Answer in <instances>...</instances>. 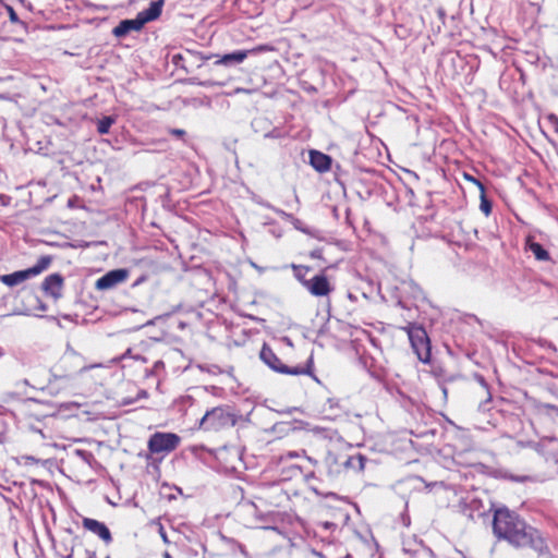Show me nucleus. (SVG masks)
I'll return each instance as SVG.
<instances>
[{
    "label": "nucleus",
    "mask_w": 558,
    "mask_h": 558,
    "mask_svg": "<svg viewBox=\"0 0 558 558\" xmlns=\"http://www.w3.org/2000/svg\"><path fill=\"white\" fill-rule=\"evenodd\" d=\"M260 360L272 371L280 373V374H287V375H305L312 374V366H313V359L310 357L307 361L306 366H287L284 365L280 359L275 354V352L271 350L269 345L266 343L263 345L260 353H259Z\"/></svg>",
    "instance_id": "obj_5"
},
{
    "label": "nucleus",
    "mask_w": 558,
    "mask_h": 558,
    "mask_svg": "<svg viewBox=\"0 0 558 558\" xmlns=\"http://www.w3.org/2000/svg\"><path fill=\"white\" fill-rule=\"evenodd\" d=\"M126 355H131V350L130 349L124 353L123 356L125 357Z\"/></svg>",
    "instance_id": "obj_41"
},
{
    "label": "nucleus",
    "mask_w": 558,
    "mask_h": 558,
    "mask_svg": "<svg viewBox=\"0 0 558 558\" xmlns=\"http://www.w3.org/2000/svg\"><path fill=\"white\" fill-rule=\"evenodd\" d=\"M288 456L292 458V457H296V453H294V452H289V453H288Z\"/></svg>",
    "instance_id": "obj_42"
},
{
    "label": "nucleus",
    "mask_w": 558,
    "mask_h": 558,
    "mask_svg": "<svg viewBox=\"0 0 558 558\" xmlns=\"http://www.w3.org/2000/svg\"><path fill=\"white\" fill-rule=\"evenodd\" d=\"M82 524L85 530L99 536L106 544L112 542L111 532L105 523L95 519L84 518Z\"/></svg>",
    "instance_id": "obj_11"
},
{
    "label": "nucleus",
    "mask_w": 558,
    "mask_h": 558,
    "mask_svg": "<svg viewBox=\"0 0 558 558\" xmlns=\"http://www.w3.org/2000/svg\"><path fill=\"white\" fill-rule=\"evenodd\" d=\"M365 457L362 454H355V456H347L344 457V460L340 462V464L344 469H353L357 472H361L365 468Z\"/></svg>",
    "instance_id": "obj_15"
},
{
    "label": "nucleus",
    "mask_w": 558,
    "mask_h": 558,
    "mask_svg": "<svg viewBox=\"0 0 558 558\" xmlns=\"http://www.w3.org/2000/svg\"><path fill=\"white\" fill-rule=\"evenodd\" d=\"M299 230H301V231H302V232H304V233H308L307 229L299 228Z\"/></svg>",
    "instance_id": "obj_40"
},
{
    "label": "nucleus",
    "mask_w": 558,
    "mask_h": 558,
    "mask_svg": "<svg viewBox=\"0 0 558 558\" xmlns=\"http://www.w3.org/2000/svg\"><path fill=\"white\" fill-rule=\"evenodd\" d=\"M163 7V0L153 1L149 4V8L143 10L138 13L140 17H142L143 22L146 24L148 22L155 21L161 14Z\"/></svg>",
    "instance_id": "obj_14"
},
{
    "label": "nucleus",
    "mask_w": 558,
    "mask_h": 558,
    "mask_svg": "<svg viewBox=\"0 0 558 558\" xmlns=\"http://www.w3.org/2000/svg\"><path fill=\"white\" fill-rule=\"evenodd\" d=\"M180 442V436L174 433L156 432L153 435H150L148 439V452L144 454L141 453L140 456L145 458L146 461H149L153 459L154 454H168L172 452L178 448Z\"/></svg>",
    "instance_id": "obj_4"
},
{
    "label": "nucleus",
    "mask_w": 558,
    "mask_h": 558,
    "mask_svg": "<svg viewBox=\"0 0 558 558\" xmlns=\"http://www.w3.org/2000/svg\"><path fill=\"white\" fill-rule=\"evenodd\" d=\"M265 136L266 137H270V136H274V135L271 133H267Z\"/></svg>",
    "instance_id": "obj_43"
},
{
    "label": "nucleus",
    "mask_w": 558,
    "mask_h": 558,
    "mask_svg": "<svg viewBox=\"0 0 558 558\" xmlns=\"http://www.w3.org/2000/svg\"><path fill=\"white\" fill-rule=\"evenodd\" d=\"M310 163L318 172H326L331 167V158L324 153L312 150L310 153Z\"/></svg>",
    "instance_id": "obj_13"
},
{
    "label": "nucleus",
    "mask_w": 558,
    "mask_h": 558,
    "mask_svg": "<svg viewBox=\"0 0 558 558\" xmlns=\"http://www.w3.org/2000/svg\"><path fill=\"white\" fill-rule=\"evenodd\" d=\"M63 283L64 279L60 274H51L45 278L41 288L46 295L58 300L62 295Z\"/></svg>",
    "instance_id": "obj_10"
},
{
    "label": "nucleus",
    "mask_w": 558,
    "mask_h": 558,
    "mask_svg": "<svg viewBox=\"0 0 558 558\" xmlns=\"http://www.w3.org/2000/svg\"><path fill=\"white\" fill-rule=\"evenodd\" d=\"M106 558H110L109 556H107Z\"/></svg>",
    "instance_id": "obj_44"
},
{
    "label": "nucleus",
    "mask_w": 558,
    "mask_h": 558,
    "mask_svg": "<svg viewBox=\"0 0 558 558\" xmlns=\"http://www.w3.org/2000/svg\"><path fill=\"white\" fill-rule=\"evenodd\" d=\"M271 48H269L266 45L257 46L253 49L248 50H235L229 53H225L222 56L216 54L215 57L217 60L215 61L216 65H223V66H233L236 64L242 63L248 56L256 54L259 52L268 51ZM213 56L208 57H202L204 60L210 59Z\"/></svg>",
    "instance_id": "obj_7"
},
{
    "label": "nucleus",
    "mask_w": 558,
    "mask_h": 558,
    "mask_svg": "<svg viewBox=\"0 0 558 558\" xmlns=\"http://www.w3.org/2000/svg\"><path fill=\"white\" fill-rule=\"evenodd\" d=\"M178 59H181L180 54L173 56V62L178 64Z\"/></svg>",
    "instance_id": "obj_35"
},
{
    "label": "nucleus",
    "mask_w": 558,
    "mask_h": 558,
    "mask_svg": "<svg viewBox=\"0 0 558 558\" xmlns=\"http://www.w3.org/2000/svg\"><path fill=\"white\" fill-rule=\"evenodd\" d=\"M234 93H236V94H239V93H250V90H248V89H245V88H236V89L234 90Z\"/></svg>",
    "instance_id": "obj_34"
},
{
    "label": "nucleus",
    "mask_w": 558,
    "mask_h": 558,
    "mask_svg": "<svg viewBox=\"0 0 558 558\" xmlns=\"http://www.w3.org/2000/svg\"><path fill=\"white\" fill-rule=\"evenodd\" d=\"M294 226L296 229L301 228V221L295 219Z\"/></svg>",
    "instance_id": "obj_36"
},
{
    "label": "nucleus",
    "mask_w": 558,
    "mask_h": 558,
    "mask_svg": "<svg viewBox=\"0 0 558 558\" xmlns=\"http://www.w3.org/2000/svg\"><path fill=\"white\" fill-rule=\"evenodd\" d=\"M480 208L486 216H488L492 211V203L487 199V197L485 196V193L484 194L481 193Z\"/></svg>",
    "instance_id": "obj_19"
},
{
    "label": "nucleus",
    "mask_w": 558,
    "mask_h": 558,
    "mask_svg": "<svg viewBox=\"0 0 558 558\" xmlns=\"http://www.w3.org/2000/svg\"><path fill=\"white\" fill-rule=\"evenodd\" d=\"M51 262H52L51 256H49V255L40 256L34 266H32L25 270H19V271H14L12 274L2 275V276H0V281L2 283L7 284L8 287L17 286V284L22 283L23 281L41 274L44 270H46L50 266Z\"/></svg>",
    "instance_id": "obj_6"
},
{
    "label": "nucleus",
    "mask_w": 558,
    "mask_h": 558,
    "mask_svg": "<svg viewBox=\"0 0 558 558\" xmlns=\"http://www.w3.org/2000/svg\"><path fill=\"white\" fill-rule=\"evenodd\" d=\"M325 462L329 469L332 470L333 466L339 463V457L335 453L328 452L325 458Z\"/></svg>",
    "instance_id": "obj_20"
},
{
    "label": "nucleus",
    "mask_w": 558,
    "mask_h": 558,
    "mask_svg": "<svg viewBox=\"0 0 558 558\" xmlns=\"http://www.w3.org/2000/svg\"><path fill=\"white\" fill-rule=\"evenodd\" d=\"M312 555L318 558H326L322 551H318L316 549H312Z\"/></svg>",
    "instance_id": "obj_32"
},
{
    "label": "nucleus",
    "mask_w": 558,
    "mask_h": 558,
    "mask_svg": "<svg viewBox=\"0 0 558 558\" xmlns=\"http://www.w3.org/2000/svg\"><path fill=\"white\" fill-rule=\"evenodd\" d=\"M22 459L25 460L26 464H33L38 462V460L32 456H23Z\"/></svg>",
    "instance_id": "obj_27"
},
{
    "label": "nucleus",
    "mask_w": 558,
    "mask_h": 558,
    "mask_svg": "<svg viewBox=\"0 0 558 558\" xmlns=\"http://www.w3.org/2000/svg\"><path fill=\"white\" fill-rule=\"evenodd\" d=\"M159 366H163V363L161 361H157L155 363V368L159 367Z\"/></svg>",
    "instance_id": "obj_37"
},
{
    "label": "nucleus",
    "mask_w": 558,
    "mask_h": 558,
    "mask_svg": "<svg viewBox=\"0 0 558 558\" xmlns=\"http://www.w3.org/2000/svg\"><path fill=\"white\" fill-rule=\"evenodd\" d=\"M238 423V416L228 405L215 407L207 410L199 420L198 428L205 432H218L232 427Z\"/></svg>",
    "instance_id": "obj_2"
},
{
    "label": "nucleus",
    "mask_w": 558,
    "mask_h": 558,
    "mask_svg": "<svg viewBox=\"0 0 558 558\" xmlns=\"http://www.w3.org/2000/svg\"><path fill=\"white\" fill-rule=\"evenodd\" d=\"M312 555L318 558H326L322 551H318L316 549H312Z\"/></svg>",
    "instance_id": "obj_31"
},
{
    "label": "nucleus",
    "mask_w": 558,
    "mask_h": 558,
    "mask_svg": "<svg viewBox=\"0 0 558 558\" xmlns=\"http://www.w3.org/2000/svg\"><path fill=\"white\" fill-rule=\"evenodd\" d=\"M518 445L520 447H525V446L530 447L533 450H535L536 452H542V445L539 442H535V441H527V442L519 441Z\"/></svg>",
    "instance_id": "obj_22"
},
{
    "label": "nucleus",
    "mask_w": 558,
    "mask_h": 558,
    "mask_svg": "<svg viewBox=\"0 0 558 558\" xmlns=\"http://www.w3.org/2000/svg\"><path fill=\"white\" fill-rule=\"evenodd\" d=\"M86 554H87L86 558H97L95 551L87 550Z\"/></svg>",
    "instance_id": "obj_33"
},
{
    "label": "nucleus",
    "mask_w": 558,
    "mask_h": 558,
    "mask_svg": "<svg viewBox=\"0 0 558 558\" xmlns=\"http://www.w3.org/2000/svg\"><path fill=\"white\" fill-rule=\"evenodd\" d=\"M409 337L413 352L422 363L430 361V341L426 330L417 324L409 323L402 327Z\"/></svg>",
    "instance_id": "obj_3"
},
{
    "label": "nucleus",
    "mask_w": 558,
    "mask_h": 558,
    "mask_svg": "<svg viewBox=\"0 0 558 558\" xmlns=\"http://www.w3.org/2000/svg\"><path fill=\"white\" fill-rule=\"evenodd\" d=\"M465 179L473 182L480 189L481 193H485V186L480 180L469 174H465Z\"/></svg>",
    "instance_id": "obj_23"
},
{
    "label": "nucleus",
    "mask_w": 558,
    "mask_h": 558,
    "mask_svg": "<svg viewBox=\"0 0 558 558\" xmlns=\"http://www.w3.org/2000/svg\"><path fill=\"white\" fill-rule=\"evenodd\" d=\"M116 123V117L105 116L97 121V132L101 135L108 134L110 128Z\"/></svg>",
    "instance_id": "obj_16"
},
{
    "label": "nucleus",
    "mask_w": 558,
    "mask_h": 558,
    "mask_svg": "<svg viewBox=\"0 0 558 558\" xmlns=\"http://www.w3.org/2000/svg\"><path fill=\"white\" fill-rule=\"evenodd\" d=\"M478 383H480V385L483 387V389L486 391V393L488 395L487 400L489 401V400H490V393H489V391H488V385H487V383L485 381V379H484L482 376H480V377H478Z\"/></svg>",
    "instance_id": "obj_25"
},
{
    "label": "nucleus",
    "mask_w": 558,
    "mask_h": 558,
    "mask_svg": "<svg viewBox=\"0 0 558 558\" xmlns=\"http://www.w3.org/2000/svg\"><path fill=\"white\" fill-rule=\"evenodd\" d=\"M529 250L534 254L535 258L538 260H548L549 254L548 252L537 242H527Z\"/></svg>",
    "instance_id": "obj_17"
},
{
    "label": "nucleus",
    "mask_w": 558,
    "mask_h": 558,
    "mask_svg": "<svg viewBox=\"0 0 558 558\" xmlns=\"http://www.w3.org/2000/svg\"><path fill=\"white\" fill-rule=\"evenodd\" d=\"M128 270L114 269L97 279L95 288L100 291L109 290L123 282L128 278Z\"/></svg>",
    "instance_id": "obj_9"
},
{
    "label": "nucleus",
    "mask_w": 558,
    "mask_h": 558,
    "mask_svg": "<svg viewBox=\"0 0 558 558\" xmlns=\"http://www.w3.org/2000/svg\"><path fill=\"white\" fill-rule=\"evenodd\" d=\"M530 478H531L530 476H511V480H513L515 482H525Z\"/></svg>",
    "instance_id": "obj_28"
},
{
    "label": "nucleus",
    "mask_w": 558,
    "mask_h": 558,
    "mask_svg": "<svg viewBox=\"0 0 558 558\" xmlns=\"http://www.w3.org/2000/svg\"><path fill=\"white\" fill-rule=\"evenodd\" d=\"M263 206H265L268 209H271L274 213H276L277 215H279V216H281V217H283L286 219L292 217L290 214L286 213L284 210H282L280 208H277V207L272 206L269 203H263Z\"/></svg>",
    "instance_id": "obj_21"
},
{
    "label": "nucleus",
    "mask_w": 558,
    "mask_h": 558,
    "mask_svg": "<svg viewBox=\"0 0 558 558\" xmlns=\"http://www.w3.org/2000/svg\"><path fill=\"white\" fill-rule=\"evenodd\" d=\"M76 453L81 456L83 459H86L87 457H92L89 452H86L84 450H76Z\"/></svg>",
    "instance_id": "obj_30"
},
{
    "label": "nucleus",
    "mask_w": 558,
    "mask_h": 558,
    "mask_svg": "<svg viewBox=\"0 0 558 558\" xmlns=\"http://www.w3.org/2000/svg\"><path fill=\"white\" fill-rule=\"evenodd\" d=\"M169 133L177 137H183L185 135V131L182 129H171Z\"/></svg>",
    "instance_id": "obj_26"
},
{
    "label": "nucleus",
    "mask_w": 558,
    "mask_h": 558,
    "mask_svg": "<svg viewBox=\"0 0 558 558\" xmlns=\"http://www.w3.org/2000/svg\"><path fill=\"white\" fill-rule=\"evenodd\" d=\"M163 558H172L169 553H165Z\"/></svg>",
    "instance_id": "obj_39"
},
{
    "label": "nucleus",
    "mask_w": 558,
    "mask_h": 558,
    "mask_svg": "<svg viewBox=\"0 0 558 558\" xmlns=\"http://www.w3.org/2000/svg\"><path fill=\"white\" fill-rule=\"evenodd\" d=\"M145 23L143 22L142 17L137 14L135 19L133 20H123L121 21L112 31V34L118 37H124L132 31H141Z\"/></svg>",
    "instance_id": "obj_12"
},
{
    "label": "nucleus",
    "mask_w": 558,
    "mask_h": 558,
    "mask_svg": "<svg viewBox=\"0 0 558 558\" xmlns=\"http://www.w3.org/2000/svg\"><path fill=\"white\" fill-rule=\"evenodd\" d=\"M199 85H202V86H210L211 84L209 82H202V83H199Z\"/></svg>",
    "instance_id": "obj_38"
},
{
    "label": "nucleus",
    "mask_w": 558,
    "mask_h": 558,
    "mask_svg": "<svg viewBox=\"0 0 558 558\" xmlns=\"http://www.w3.org/2000/svg\"><path fill=\"white\" fill-rule=\"evenodd\" d=\"M493 532L498 539H504L515 548L529 547L543 555L547 545L541 533L523 519L508 509H497L494 513Z\"/></svg>",
    "instance_id": "obj_1"
},
{
    "label": "nucleus",
    "mask_w": 558,
    "mask_h": 558,
    "mask_svg": "<svg viewBox=\"0 0 558 558\" xmlns=\"http://www.w3.org/2000/svg\"><path fill=\"white\" fill-rule=\"evenodd\" d=\"M7 10H8V13H9V20L12 23H17L20 20H19V16H17L16 12L14 11V9L12 7L8 5Z\"/></svg>",
    "instance_id": "obj_24"
},
{
    "label": "nucleus",
    "mask_w": 558,
    "mask_h": 558,
    "mask_svg": "<svg viewBox=\"0 0 558 558\" xmlns=\"http://www.w3.org/2000/svg\"><path fill=\"white\" fill-rule=\"evenodd\" d=\"M311 257H313V258H320L322 257V250H314L311 253Z\"/></svg>",
    "instance_id": "obj_29"
},
{
    "label": "nucleus",
    "mask_w": 558,
    "mask_h": 558,
    "mask_svg": "<svg viewBox=\"0 0 558 558\" xmlns=\"http://www.w3.org/2000/svg\"><path fill=\"white\" fill-rule=\"evenodd\" d=\"M294 277L296 280L304 287V282L308 281L305 278L306 274L310 271V267L301 266V265H292Z\"/></svg>",
    "instance_id": "obj_18"
},
{
    "label": "nucleus",
    "mask_w": 558,
    "mask_h": 558,
    "mask_svg": "<svg viewBox=\"0 0 558 558\" xmlns=\"http://www.w3.org/2000/svg\"><path fill=\"white\" fill-rule=\"evenodd\" d=\"M304 288L314 296H327L333 288L324 274H319L304 282Z\"/></svg>",
    "instance_id": "obj_8"
}]
</instances>
